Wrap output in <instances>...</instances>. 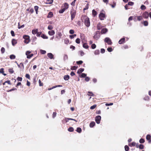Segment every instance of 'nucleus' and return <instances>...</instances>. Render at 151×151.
Returning <instances> with one entry per match:
<instances>
[{
	"label": "nucleus",
	"instance_id": "f257e3e1",
	"mask_svg": "<svg viewBox=\"0 0 151 151\" xmlns=\"http://www.w3.org/2000/svg\"><path fill=\"white\" fill-rule=\"evenodd\" d=\"M76 14V11L73 8L71 9L70 14L71 17V20H73L75 18Z\"/></svg>",
	"mask_w": 151,
	"mask_h": 151
},
{
	"label": "nucleus",
	"instance_id": "f03ea898",
	"mask_svg": "<svg viewBox=\"0 0 151 151\" xmlns=\"http://www.w3.org/2000/svg\"><path fill=\"white\" fill-rule=\"evenodd\" d=\"M23 38L25 40L24 42L26 44H28L30 41L29 37L28 35H24L23 37Z\"/></svg>",
	"mask_w": 151,
	"mask_h": 151
},
{
	"label": "nucleus",
	"instance_id": "7ed1b4c3",
	"mask_svg": "<svg viewBox=\"0 0 151 151\" xmlns=\"http://www.w3.org/2000/svg\"><path fill=\"white\" fill-rule=\"evenodd\" d=\"M84 23L85 25L88 27L90 26V23L89 18L88 17H86L84 20Z\"/></svg>",
	"mask_w": 151,
	"mask_h": 151
},
{
	"label": "nucleus",
	"instance_id": "20e7f679",
	"mask_svg": "<svg viewBox=\"0 0 151 151\" xmlns=\"http://www.w3.org/2000/svg\"><path fill=\"white\" fill-rule=\"evenodd\" d=\"M100 34L99 31H97L96 32L95 34L93 36V38L96 40H98L100 37Z\"/></svg>",
	"mask_w": 151,
	"mask_h": 151
},
{
	"label": "nucleus",
	"instance_id": "39448f33",
	"mask_svg": "<svg viewBox=\"0 0 151 151\" xmlns=\"http://www.w3.org/2000/svg\"><path fill=\"white\" fill-rule=\"evenodd\" d=\"M104 42H106L108 45H111L112 43L111 39L109 37H106L104 40Z\"/></svg>",
	"mask_w": 151,
	"mask_h": 151
},
{
	"label": "nucleus",
	"instance_id": "423d86ee",
	"mask_svg": "<svg viewBox=\"0 0 151 151\" xmlns=\"http://www.w3.org/2000/svg\"><path fill=\"white\" fill-rule=\"evenodd\" d=\"M101 117L100 116H97L95 117V121L97 124H99L100 123L101 120Z\"/></svg>",
	"mask_w": 151,
	"mask_h": 151
},
{
	"label": "nucleus",
	"instance_id": "0eeeda50",
	"mask_svg": "<svg viewBox=\"0 0 151 151\" xmlns=\"http://www.w3.org/2000/svg\"><path fill=\"white\" fill-rule=\"evenodd\" d=\"M105 17V14L103 13H101L99 15V19L101 20H104Z\"/></svg>",
	"mask_w": 151,
	"mask_h": 151
},
{
	"label": "nucleus",
	"instance_id": "6e6552de",
	"mask_svg": "<svg viewBox=\"0 0 151 151\" xmlns=\"http://www.w3.org/2000/svg\"><path fill=\"white\" fill-rule=\"evenodd\" d=\"M142 16L143 18L147 19L149 17V14L147 12H145L143 13Z\"/></svg>",
	"mask_w": 151,
	"mask_h": 151
},
{
	"label": "nucleus",
	"instance_id": "1a4fd4ad",
	"mask_svg": "<svg viewBox=\"0 0 151 151\" xmlns=\"http://www.w3.org/2000/svg\"><path fill=\"white\" fill-rule=\"evenodd\" d=\"M69 120H73V121H75L76 122H77V120H75V119H72V118H65V123H66V122H68L69 121Z\"/></svg>",
	"mask_w": 151,
	"mask_h": 151
},
{
	"label": "nucleus",
	"instance_id": "9d476101",
	"mask_svg": "<svg viewBox=\"0 0 151 151\" xmlns=\"http://www.w3.org/2000/svg\"><path fill=\"white\" fill-rule=\"evenodd\" d=\"M125 38L124 37H123L119 40L118 43L119 44H122L125 42Z\"/></svg>",
	"mask_w": 151,
	"mask_h": 151
},
{
	"label": "nucleus",
	"instance_id": "9b49d317",
	"mask_svg": "<svg viewBox=\"0 0 151 151\" xmlns=\"http://www.w3.org/2000/svg\"><path fill=\"white\" fill-rule=\"evenodd\" d=\"M47 56L50 59H52L53 58V55L51 53H48L47 54Z\"/></svg>",
	"mask_w": 151,
	"mask_h": 151
},
{
	"label": "nucleus",
	"instance_id": "f8f14e48",
	"mask_svg": "<svg viewBox=\"0 0 151 151\" xmlns=\"http://www.w3.org/2000/svg\"><path fill=\"white\" fill-rule=\"evenodd\" d=\"M62 87V85H56V86H54L53 87H52L51 88H49L48 89V90H51L53 88H55L56 87Z\"/></svg>",
	"mask_w": 151,
	"mask_h": 151
},
{
	"label": "nucleus",
	"instance_id": "ddd939ff",
	"mask_svg": "<svg viewBox=\"0 0 151 151\" xmlns=\"http://www.w3.org/2000/svg\"><path fill=\"white\" fill-rule=\"evenodd\" d=\"M48 34L52 36L55 34V32L54 30H52L51 31H49Z\"/></svg>",
	"mask_w": 151,
	"mask_h": 151
},
{
	"label": "nucleus",
	"instance_id": "4468645a",
	"mask_svg": "<svg viewBox=\"0 0 151 151\" xmlns=\"http://www.w3.org/2000/svg\"><path fill=\"white\" fill-rule=\"evenodd\" d=\"M63 60L65 61L68 59V56L66 54H64L63 56Z\"/></svg>",
	"mask_w": 151,
	"mask_h": 151
},
{
	"label": "nucleus",
	"instance_id": "2eb2a0df",
	"mask_svg": "<svg viewBox=\"0 0 151 151\" xmlns=\"http://www.w3.org/2000/svg\"><path fill=\"white\" fill-rule=\"evenodd\" d=\"M95 125V123L94 122H91L89 124V126L91 128L93 127Z\"/></svg>",
	"mask_w": 151,
	"mask_h": 151
},
{
	"label": "nucleus",
	"instance_id": "dca6fc26",
	"mask_svg": "<svg viewBox=\"0 0 151 151\" xmlns=\"http://www.w3.org/2000/svg\"><path fill=\"white\" fill-rule=\"evenodd\" d=\"M84 70V68H81L78 70L77 73L78 74H80L83 72Z\"/></svg>",
	"mask_w": 151,
	"mask_h": 151
},
{
	"label": "nucleus",
	"instance_id": "f3484780",
	"mask_svg": "<svg viewBox=\"0 0 151 151\" xmlns=\"http://www.w3.org/2000/svg\"><path fill=\"white\" fill-rule=\"evenodd\" d=\"M53 15V13L52 12H50L47 15V17L48 18H51L52 17Z\"/></svg>",
	"mask_w": 151,
	"mask_h": 151
},
{
	"label": "nucleus",
	"instance_id": "a211bd4d",
	"mask_svg": "<svg viewBox=\"0 0 151 151\" xmlns=\"http://www.w3.org/2000/svg\"><path fill=\"white\" fill-rule=\"evenodd\" d=\"M17 43V41L15 39H13L12 40V43L13 46H15Z\"/></svg>",
	"mask_w": 151,
	"mask_h": 151
},
{
	"label": "nucleus",
	"instance_id": "6ab92c4d",
	"mask_svg": "<svg viewBox=\"0 0 151 151\" xmlns=\"http://www.w3.org/2000/svg\"><path fill=\"white\" fill-rule=\"evenodd\" d=\"M38 31V29H33L32 31V33L33 35H35V34H36L37 33V32Z\"/></svg>",
	"mask_w": 151,
	"mask_h": 151
},
{
	"label": "nucleus",
	"instance_id": "aec40b11",
	"mask_svg": "<svg viewBox=\"0 0 151 151\" xmlns=\"http://www.w3.org/2000/svg\"><path fill=\"white\" fill-rule=\"evenodd\" d=\"M63 8L65 9H67L68 7V4L67 3H65L63 5Z\"/></svg>",
	"mask_w": 151,
	"mask_h": 151
},
{
	"label": "nucleus",
	"instance_id": "412c9836",
	"mask_svg": "<svg viewBox=\"0 0 151 151\" xmlns=\"http://www.w3.org/2000/svg\"><path fill=\"white\" fill-rule=\"evenodd\" d=\"M107 31V29L106 28H104L101 30V34H105Z\"/></svg>",
	"mask_w": 151,
	"mask_h": 151
},
{
	"label": "nucleus",
	"instance_id": "4be33fe9",
	"mask_svg": "<svg viewBox=\"0 0 151 151\" xmlns=\"http://www.w3.org/2000/svg\"><path fill=\"white\" fill-rule=\"evenodd\" d=\"M70 78V77L68 75H66L64 76V79L66 81L68 80Z\"/></svg>",
	"mask_w": 151,
	"mask_h": 151
},
{
	"label": "nucleus",
	"instance_id": "5701e85b",
	"mask_svg": "<svg viewBox=\"0 0 151 151\" xmlns=\"http://www.w3.org/2000/svg\"><path fill=\"white\" fill-rule=\"evenodd\" d=\"M136 144L135 142H133L129 144V146L130 147H132V146H135Z\"/></svg>",
	"mask_w": 151,
	"mask_h": 151
},
{
	"label": "nucleus",
	"instance_id": "b1692460",
	"mask_svg": "<svg viewBox=\"0 0 151 151\" xmlns=\"http://www.w3.org/2000/svg\"><path fill=\"white\" fill-rule=\"evenodd\" d=\"M78 52L81 56H83L85 54L84 52L82 50Z\"/></svg>",
	"mask_w": 151,
	"mask_h": 151
},
{
	"label": "nucleus",
	"instance_id": "393cba45",
	"mask_svg": "<svg viewBox=\"0 0 151 151\" xmlns=\"http://www.w3.org/2000/svg\"><path fill=\"white\" fill-rule=\"evenodd\" d=\"M97 13L93 9L92 10V14L93 16L94 17H95L97 15Z\"/></svg>",
	"mask_w": 151,
	"mask_h": 151
},
{
	"label": "nucleus",
	"instance_id": "a878e982",
	"mask_svg": "<svg viewBox=\"0 0 151 151\" xmlns=\"http://www.w3.org/2000/svg\"><path fill=\"white\" fill-rule=\"evenodd\" d=\"M41 37L44 39H47L48 38V37L44 34H42L41 36Z\"/></svg>",
	"mask_w": 151,
	"mask_h": 151
},
{
	"label": "nucleus",
	"instance_id": "bb28decb",
	"mask_svg": "<svg viewBox=\"0 0 151 151\" xmlns=\"http://www.w3.org/2000/svg\"><path fill=\"white\" fill-rule=\"evenodd\" d=\"M83 48H85V49H88V45L86 43H84L83 44Z\"/></svg>",
	"mask_w": 151,
	"mask_h": 151
},
{
	"label": "nucleus",
	"instance_id": "cd10ccee",
	"mask_svg": "<svg viewBox=\"0 0 151 151\" xmlns=\"http://www.w3.org/2000/svg\"><path fill=\"white\" fill-rule=\"evenodd\" d=\"M97 28L98 30H100L101 28V26L100 23H99L97 26Z\"/></svg>",
	"mask_w": 151,
	"mask_h": 151
},
{
	"label": "nucleus",
	"instance_id": "c85d7f7f",
	"mask_svg": "<svg viewBox=\"0 0 151 151\" xmlns=\"http://www.w3.org/2000/svg\"><path fill=\"white\" fill-rule=\"evenodd\" d=\"M100 53V51L99 50H97L94 52V54L95 55H98Z\"/></svg>",
	"mask_w": 151,
	"mask_h": 151
},
{
	"label": "nucleus",
	"instance_id": "c756f323",
	"mask_svg": "<svg viewBox=\"0 0 151 151\" xmlns=\"http://www.w3.org/2000/svg\"><path fill=\"white\" fill-rule=\"evenodd\" d=\"M61 38V37H60L57 35H55V40L56 41H57L59 40Z\"/></svg>",
	"mask_w": 151,
	"mask_h": 151
},
{
	"label": "nucleus",
	"instance_id": "7c9ffc66",
	"mask_svg": "<svg viewBox=\"0 0 151 151\" xmlns=\"http://www.w3.org/2000/svg\"><path fill=\"white\" fill-rule=\"evenodd\" d=\"M34 9L35 11L36 14H37L38 11L39 9V7L37 6H35L34 7Z\"/></svg>",
	"mask_w": 151,
	"mask_h": 151
},
{
	"label": "nucleus",
	"instance_id": "2f4dec72",
	"mask_svg": "<svg viewBox=\"0 0 151 151\" xmlns=\"http://www.w3.org/2000/svg\"><path fill=\"white\" fill-rule=\"evenodd\" d=\"M81 129L80 127H78L76 129V131L79 133H81Z\"/></svg>",
	"mask_w": 151,
	"mask_h": 151
},
{
	"label": "nucleus",
	"instance_id": "473e14b6",
	"mask_svg": "<svg viewBox=\"0 0 151 151\" xmlns=\"http://www.w3.org/2000/svg\"><path fill=\"white\" fill-rule=\"evenodd\" d=\"M17 65L18 66V67L19 68H21V66H22V68H24V65L23 64V63H21L20 64H17Z\"/></svg>",
	"mask_w": 151,
	"mask_h": 151
},
{
	"label": "nucleus",
	"instance_id": "72a5a7b5",
	"mask_svg": "<svg viewBox=\"0 0 151 151\" xmlns=\"http://www.w3.org/2000/svg\"><path fill=\"white\" fill-rule=\"evenodd\" d=\"M137 19L139 21H140V20H142V16H137Z\"/></svg>",
	"mask_w": 151,
	"mask_h": 151
},
{
	"label": "nucleus",
	"instance_id": "f704fd0d",
	"mask_svg": "<svg viewBox=\"0 0 151 151\" xmlns=\"http://www.w3.org/2000/svg\"><path fill=\"white\" fill-rule=\"evenodd\" d=\"M68 130L70 132H73L74 131V129L73 127H70L68 129Z\"/></svg>",
	"mask_w": 151,
	"mask_h": 151
},
{
	"label": "nucleus",
	"instance_id": "c9c22d12",
	"mask_svg": "<svg viewBox=\"0 0 151 151\" xmlns=\"http://www.w3.org/2000/svg\"><path fill=\"white\" fill-rule=\"evenodd\" d=\"M15 58V56L14 55H11L10 56V58L11 59H14Z\"/></svg>",
	"mask_w": 151,
	"mask_h": 151
},
{
	"label": "nucleus",
	"instance_id": "e433bc0d",
	"mask_svg": "<svg viewBox=\"0 0 151 151\" xmlns=\"http://www.w3.org/2000/svg\"><path fill=\"white\" fill-rule=\"evenodd\" d=\"M78 68V66H74L72 67L71 69L72 70H76Z\"/></svg>",
	"mask_w": 151,
	"mask_h": 151
},
{
	"label": "nucleus",
	"instance_id": "4c0bfd02",
	"mask_svg": "<svg viewBox=\"0 0 151 151\" xmlns=\"http://www.w3.org/2000/svg\"><path fill=\"white\" fill-rule=\"evenodd\" d=\"M125 150L126 151H128L129 149V147L127 145H126L124 146Z\"/></svg>",
	"mask_w": 151,
	"mask_h": 151
},
{
	"label": "nucleus",
	"instance_id": "58836bf2",
	"mask_svg": "<svg viewBox=\"0 0 151 151\" xmlns=\"http://www.w3.org/2000/svg\"><path fill=\"white\" fill-rule=\"evenodd\" d=\"M145 142V140L142 138H141L139 140V142L141 143H143Z\"/></svg>",
	"mask_w": 151,
	"mask_h": 151
},
{
	"label": "nucleus",
	"instance_id": "ea45409f",
	"mask_svg": "<svg viewBox=\"0 0 151 151\" xmlns=\"http://www.w3.org/2000/svg\"><path fill=\"white\" fill-rule=\"evenodd\" d=\"M65 10V9L63 8L59 11V13L60 14L63 13Z\"/></svg>",
	"mask_w": 151,
	"mask_h": 151
},
{
	"label": "nucleus",
	"instance_id": "a19ab883",
	"mask_svg": "<svg viewBox=\"0 0 151 151\" xmlns=\"http://www.w3.org/2000/svg\"><path fill=\"white\" fill-rule=\"evenodd\" d=\"M1 52L2 54H3L4 53L5 51V49L4 47H2L1 49Z\"/></svg>",
	"mask_w": 151,
	"mask_h": 151
},
{
	"label": "nucleus",
	"instance_id": "79ce46f5",
	"mask_svg": "<svg viewBox=\"0 0 151 151\" xmlns=\"http://www.w3.org/2000/svg\"><path fill=\"white\" fill-rule=\"evenodd\" d=\"M143 24L145 26H148V23L147 21H145L144 22Z\"/></svg>",
	"mask_w": 151,
	"mask_h": 151
},
{
	"label": "nucleus",
	"instance_id": "37998d69",
	"mask_svg": "<svg viewBox=\"0 0 151 151\" xmlns=\"http://www.w3.org/2000/svg\"><path fill=\"white\" fill-rule=\"evenodd\" d=\"M140 8L142 10H145L146 8L145 6L144 5H141Z\"/></svg>",
	"mask_w": 151,
	"mask_h": 151
},
{
	"label": "nucleus",
	"instance_id": "c03bdc74",
	"mask_svg": "<svg viewBox=\"0 0 151 151\" xmlns=\"http://www.w3.org/2000/svg\"><path fill=\"white\" fill-rule=\"evenodd\" d=\"M146 139L147 140H149L151 138V136L150 134H147L146 137Z\"/></svg>",
	"mask_w": 151,
	"mask_h": 151
},
{
	"label": "nucleus",
	"instance_id": "a18cd8bd",
	"mask_svg": "<svg viewBox=\"0 0 151 151\" xmlns=\"http://www.w3.org/2000/svg\"><path fill=\"white\" fill-rule=\"evenodd\" d=\"M86 75H87L86 74H85V73H82L81 75V77L82 78H86Z\"/></svg>",
	"mask_w": 151,
	"mask_h": 151
},
{
	"label": "nucleus",
	"instance_id": "49530a36",
	"mask_svg": "<svg viewBox=\"0 0 151 151\" xmlns=\"http://www.w3.org/2000/svg\"><path fill=\"white\" fill-rule=\"evenodd\" d=\"M33 55V54H29V55H27V58L28 59H30V58L32 57Z\"/></svg>",
	"mask_w": 151,
	"mask_h": 151
},
{
	"label": "nucleus",
	"instance_id": "de8ad7c7",
	"mask_svg": "<svg viewBox=\"0 0 151 151\" xmlns=\"http://www.w3.org/2000/svg\"><path fill=\"white\" fill-rule=\"evenodd\" d=\"M83 63L82 60H80L76 62V63L78 65H81Z\"/></svg>",
	"mask_w": 151,
	"mask_h": 151
},
{
	"label": "nucleus",
	"instance_id": "09e8293b",
	"mask_svg": "<svg viewBox=\"0 0 151 151\" xmlns=\"http://www.w3.org/2000/svg\"><path fill=\"white\" fill-rule=\"evenodd\" d=\"M139 148L140 149H143L144 147V146L142 144H140L139 147Z\"/></svg>",
	"mask_w": 151,
	"mask_h": 151
},
{
	"label": "nucleus",
	"instance_id": "8fccbe9b",
	"mask_svg": "<svg viewBox=\"0 0 151 151\" xmlns=\"http://www.w3.org/2000/svg\"><path fill=\"white\" fill-rule=\"evenodd\" d=\"M76 42L77 44H79L80 42V40L79 38H77L76 40Z\"/></svg>",
	"mask_w": 151,
	"mask_h": 151
},
{
	"label": "nucleus",
	"instance_id": "3c124183",
	"mask_svg": "<svg viewBox=\"0 0 151 151\" xmlns=\"http://www.w3.org/2000/svg\"><path fill=\"white\" fill-rule=\"evenodd\" d=\"M57 35L59 37L61 38V37L62 36V34L61 32H58L57 33Z\"/></svg>",
	"mask_w": 151,
	"mask_h": 151
},
{
	"label": "nucleus",
	"instance_id": "603ef678",
	"mask_svg": "<svg viewBox=\"0 0 151 151\" xmlns=\"http://www.w3.org/2000/svg\"><path fill=\"white\" fill-rule=\"evenodd\" d=\"M96 104H94V105H93V106H91L90 109H93L94 108H95V107H96Z\"/></svg>",
	"mask_w": 151,
	"mask_h": 151
},
{
	"label": "nucleus",
	"instance_id": "864d4df0",
	"mask_svg": "<svg viewBox=\"0 0 151 151\" xmlns=\"http://www.w3.org/2000/svg\"><path fill=\"white\" fill-rule=\"evenodd\" d=\"M96 45L95 44H92L91 47L92 49H94L96 48Z\"/></svg>",
	"mask_w": 151,
	"mask_h": 151
},
{
	"label": "nucleus",
	"instance_id": "5fc2aeb1",
	"mask_svg": "<svg viewBox=\"0 0 151 151\" xmlns=\"http://www.w3.org/2000/svg\"><path fill=\"white\" fill-rule=\"evenodd\" d=\"M107 50L109 52H111L113 50L112 48L111 47L108 48L107 49Z\"/></svg>",
	"mask_w": 151,
	"mask_h": 151
},
{
	"label": "nucleus",
	"instance_id": "6e6d98bb",
	"mask_svg": "<svg viewBox=\"0 0 151 151\" xmlns=\"http://www.w3.org/2000/svg\"><path fill=\"white\" fill-rule=\"evenodd\" d=\"M31 52L29 51H27L26 52L25 54L27 56V55H29V54L31 53Z\"/></svg>",
	"mask_w": 151,
	"mask_h": 151
},
{
	"label": "nucleus",
	"instance_id": "4d7b16f0",
	"mask_svg": "<svg viewBox=\"0 0 151 151\" xmlns=\"http://www.w3.org/2000/svg\"><path fill=\"white\" fill-rule=\"evenodd\" d=\"M56 114H57V113L56 112H53L52 115V118H55V116H56Z\"/></svg>",
	"mask_w": 151,
	"mask_h": 151
},
{
	"label": "nucleus",
	"instance_id": "13d9d810",
	"mask_svg": "<svg viewBox=\"0 0 151 151\" xmlns=\"http://www.w3.org/2000/svg\"><path fill=\"white\" fill-rule=\"evenodd\" d=\"M76 34H74L73 35H70V38L72 39L74 37H76Z\"/></svg>",
	"mask_w": 151,
	"mask_h": 151
},
{
	"label": "nucleus",
	"instance_id": "bf43d9fd",
	"mask_svg": "<svg viewBox=\"0 0 151 151\" xmlns=\"http://www.w3.org/2000/svg\"><path fill=\"white\" fill-rule=\"evenodd\" d=\"M149 97L148 96H145L144 98V99L145 100L148 101L149 100Z\"/></svg>",
	"mask_w": 151,
	"mask_h": 151
},
{
	"label": "nucleus",
	"instance_id": "052dcab7",
	"mask_svg": "<svg viewBox=\"0 0 151 151\" xmlns=\"http://www.w3.org/2000/svg\"><path fill=\"white\" fill-rule=\"evenodd\" d=\"M17 80L18 81H21L22 80V78L21 77H18L17 78Z\"/></svg>",
	"mask_w": 151,
	"mask_h": 151
},
{
	"label": "nucleus",
	"instance_id": "680f3d73",
	"mask_svg": "<svg viewBox=\"0 0 151 151\" xmlns=\"http://www.w3.org/2000/svg\"><path fill=\"white\" fill-rule=\"evenodd\" d=\"M9 71L11 73H13L14 72V71L12 69H9Z\"/></svg>",
	"mask_w": 151,
	"mask_h": 151
},
{
	"label": "nucleus",
	"instance_id": "e2e57ef3",
	"mask_svg": "<svg viewBox=\"0 0 151 151\" xmlns=\"http://www.w3.org/2000/svg\"><path fill=\"white\" fill-rule=\"evenodd\" d=\"M40 52L42 54H44L46 53V51L45 50H40Z\"/></svg>",
	"mask_w": 151,
	"mask_h": 151
},
{
	"label": "nucleus",
	"instance_id": "0e129e2a",
	"mask_svg": "<svg viewBox=\"0 0 151 151\" xmlns=\"http://www.w3.org/2000/svg\"><path fill=\"white\" fill-rule=\"evenodd\" d=\"M69 42V40L68 39H65L64 40V43L65 44H68Z\"/></svg>",
	"mask_w": 151,
	"mask_h": 151
},
{
	"label": "nucleus",
	"instance_id": "69168bd1",
	"mask_svg": "<svg viewBox=\"0 0 151 151\" xmlns=\"http://www.w3.org/2000/svg\"><path fill=\"white\" fill-rule=\"evenodd\" d=\"M53 28V27L51 25H49L47 27V29L49 30H51Z\"/></svg>",
	"mask_w": 151,
	"mask_h": 151
},
{
	"label": "nucleus",
	"instance_id": "338daca9",
	"mask_svg": "<svg viewBox=\"0 0 151 151\" xmlns=\"http://www.w3.org/2000/svg\"><path fill=\"white\" fill-rule=\"evenodd\" d=\"M134 4V3L132 2H129L128 4V5L132 6Z\"/></svg>",
	"mask_w": 151,
	"mask_h": 151
},
{
	"label": "nucleus",
	"instance_id": "774afa93",
	"mask_svg": "<svg viewBox=\"0 0 151 151\" xmlns=\"http://www.w3.org/2000/svg\"><path fill=\"white\" fill-rule=\"evenodd\" d=\"M25 77L29 79H30V76L28 74H26L25 75Z\"/></svg>",
	"mask_w": 151,
	"mask_h": 151
}]
</instances>
